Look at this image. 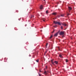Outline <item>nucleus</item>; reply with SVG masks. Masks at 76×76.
Here are the masks:
<instances>
[{
    "mask_svg": "<svg viewBox=\"0 0 76 76\" xmlns=\"http://www.w3.org/2000/svg\"><path fill=\"white\" fill-rule=\"evenodd\" d=\"M53 61L54 59H52L51 60V62L52 64H53V65H55V64H58V61H55L54 62H53Z\"/></svg>",
    "mask_w": 76,
    "mask_h": 76,
    "instance_id": "nucleus-1",
    "label": "nucleus"
},
{
    "mask_svg": "<svg viewBox=\"0 0 76 76\" xmlns=\"http://www.w3.org/2000/svg\"><path fill=\"white\" fill-rule=\"evenodd\" d=\"M53 23H55L56 25L57 24L59 25H61V23L59 22L55 21H53Z\"/></svg>",
    "mask_w": 76,
    "mask_h": 76,
    "instance_id": "nucleus-2",
    "label": "nucleus"
},
{
    "mask_svg": "<svg viewBox=\"0 0 76 76\" xmlns=\"http://www.w3.org/2000/svg\"><path fill=\"white\" fill-rule=\"evenodd\" d=\"M64 32L61 31L59 33V35H64Z\"/></svg>",
    "mask_w": 76,
    "mask_h": 76,
    "instance_id": "nucleus-3",
    "label": "nucleus"
},
{
    "mask_svg": "<svg viewBox=\"0 0 76 76\" xmlns=\"http://www.w3.org/2000/svg\"><path fill=\"white\" fill-rule=\"evenodd\" d=\"M59 31H58V32L56 33H55V34L54 35V37H57V36L58 35V34L59 33Z\"/></svg>",
    "mask_w": 76,
    "mask_h": 76,
    "instance_id": "nucleus-4",
    "label": "nucleus"
},
{
    "mask_svg": "<svg viewBox=\"0 0 76 76\" xmlns=\"http://www.w3.org/2000/svg\"><path fill=\"white\" fill-rule=\"evenodd\" d=\"M48 72H46V71H45L44 72V74H45V75H47V73Z\"/></svg>",
    "mask_w": 76,
    "mask_h": 76,
    "instance_id": "nucleus-5",
    "label": "nucleus"
},
{
    "mask_svg": "<svg viewBox=\"0 0 76 76\" xmlns=\"http://www.w3.org/2000/svg\"><path fill=\"white\" fill-rule=\"evenodd\" d=\"M43 8V6H42V5H41V6H40V9L41 10H42V8Z\"/></svg>",
    "mask_w": 76,
    "mask_h": 76,
    "instance_id": "nucleus-6",
    "label": "nucleus"
},
{
    "mask_svg": "<svg viewBox=\"0 0 76 76\" xmlns=\"http://www.w3.org/2000/svg\"><path fill=\"white\" fill-rule=\"evenodd\" d=\"M52 15H56L57 13H56V12H53L52 13Z\"/></svg>",
    "mask_w": 76,
    "mask_h": 76,
    "instance_id": "nucleus-7",
    "label": "nucleus"
},
{
    "mask_svg": "<svg viewBox=\"0 0 76 76\" xmlns=\"http://www.w3.org/2000/svg\"><path fill=\"white\" fill-rule=\"evenodd\" d=\"M62 25H64L65 26H66V24L65 23H64L62 24Z\"/></svg>",
    "mask_w": 76,
    "mask_h": 76,
    "instance_id": "nucleus-8",
    "label": "nucleus"
},
{
    "mask_svg": "<svg viewBox=\"0 0 76 76\" xmlns=\"http://www.w3.org/2000/svg\"><path fill=\"white\" fill-rule=\"evenodd\" d=\"M42 19L44 22H45V18H42Z\"/></svg>",
    "mask_w": 76,
    "mask_h": 76,
    "instance_id": "nucleus-9",
    "label": "nucleus"
},
{
    "mask_svg": "<svg viewBox=\"0 0 76 76\" xmlns=\"http://www.w3.org/2000/svg\"><path fill=\"white\" fill-rule=\"evenodd\" d=\"M68 8H69V10H72V8L69 7H68Z\"/></svg>",
    "mask_w": 76,
    "mask_h": 76,
    "instance_id": "nucleus-10",
    "label": "nucleus"
},
{
    "mask_svg": "<svg viewBox=\"0 0 76 76\" xmlns=\"http://www.w3.org/2000/svg\"><path fill=\"white\" fill-rule=\"evenodd\" d=\"M59 56L61 58H62V55H61L60 54V55H59Z\"/></svg>",
    "mask_w": 76,
    "mask_h": 76,
    "instance_id": "nucleus-11",
    "label": "nucleus"
},
{
    "mask_svg": "<svg viewBox=\"0 0 76 76\" xmlns=\"http://www.w3.org/2000/svg\"><path fill=\"white\" fill-rule=\"evenodd\" d=\"M64 14H61V16H62V17H64Z\"/></svg>",
    "mask_w": 76,
    "mask_h": 76,
    "instance_id": "nucleus-12",
    "label": "nucleus"
},
{
    "mask_svg": "<svg viewBox=\"0 0 76 76\" xmlns=\"http://www.w3.org/2000/svg\"><path fill=\"white\" fill-rule=\"evenodd\" d=\"M36 61L37 62V63H38V62H39V59H37V60H36Z\"/></svg>",
    "mask_w": 76,
    "mask_h": 76,
    "instance_id": "nucleus-13",
    "label": "nucleus"
},
{
    "mask_svg": "<svg viewBox=\"0 0 76 76\" xmlns=\"http://www.w3.org/2000/svg\"><path fill=\"white\" fill-rule=\"evenodd\" d=\"M46 14H48V11L47 10L46 11Z\"/></svg>",
    "mask_w": 76,
    "mask_h": 76,
    "instance_id": "nucleus-14",
    "label": "nucleus"
},
{
    "mask_svg": "<svg viewBox=\"0 0 76 76\" xmlns=\"http://www.w3.org/2000/svg\"><path fill=\"white\" fill-rule=\"evenodd\" d=\"M48 43H47L46 44V48H47V45H48Z\"/></svg>",
    "mask_w": 76,
    "mask_h": 76,
    "instance_id": "nucleus-15",
    "label": "nucleus"
},
{
    "mask_svg": "<svg viewBox=\"0 0 76 76\" xmlns=\"http://www.w3.org/2000/svg\"><path fill=\"white\" fill-rule=\"evenodd\" d=\"M52 37H53V35H51L50 38V39H51V38H52Z\"/></svg>",
    "mask_w": 76,
    "mask_h": 76,
    "instance_id": "nucleus-16",
    "label": "nucleus"
},
{
    "mask_svg": "<svg viewBox=\"0 0 76 76\" xmlns=\"http://www.w3.org/2000/svg\"><path fill=\"white\" fill-rule=\"evenodd\" d=\"M66 63H67V62H68V61L67 60V59H66Z\"/></svg>",
    "mask_w": 76,
    "mask_h": 76,
    "instance_id": "nucleus-17",
    "label": "nucleus"
},
{
    "mask_svg": "<svg viewBox=\"0 0 76 76\" xmlns=\"http://www.w3.org/2000/svg\"><path fill=\"white\" fill-rule=\"evenodd\" d=\"M58 48L59 51H60V48H59V47H58Z\"/></svg>",
    "mask_w": 76,
    "mask_h": 76,
    "instance_id": "nucleus-18",
    "label": "nucleus"
},
{
    "mask_svg": "<svg viewBox=\"0 0 76 76\" xmlns=\"http://www.w3.org/2000/svg\"><path fill=\"white\" fill-rule=\"evenodd\" d=\"M34 15H33L32 16H31V18L32 17L34 18Z\"/></svg>",
    "mask_w": 76,
    "mask_h": 76,
    "instance_id": "nucleus-19",
    "label": "nucleus"
},
{
    "mask_svg": "<svg viewBox=\"0 0 76 76\" xmlns=\"http://www.w3.org/2000/svg\"><path fill=\"white\" fill-rule=\"evenodd\" d=\"M70 15V14H67V16H69V15Z\"/></svg>",
    "mask_w": 76,
    "mask_h": 76,
    "instance_id": "nucleus-20",
    "label": "nucleus"
},
{
    "mask_svg": "<svg viewBox=\"0 0 76 76\" xmlns=\"http://www.w3.org/2000/svg\"><path fill=\"white\" fill-rule=\"evenodd\" d=\"M39 76H42L40 74H39Z\"/></svg>",
    "mask_w": 76,
    "mask_h": 76,
    "instance_id": "nucleus-21",
    "label": "nucleus"
},
{
    "mask_svg": "<svg viewBox=\"0 0 76 76\" xmlns=\"http://www.w3.org/2000/svg\"><path fill=\"white\" fill-rule=\"evenodd\" d=\"M61 29H63V26H61Z\"/></svg>",
    "mask_w": 76,
    "mask_h": 76,
    "instance_id": "nucleus-22",
    "label": "nucleus"
},
{
    "mask_svg": "<svg viewBox=\"0 0 76 76\" xmlns=\"http://www.w3.org/2000/svg\"><path fill=\"white\" fill-rule=\"evenodd\" d=\"M54 32V30L53 32H52V33H53Z\"/></svg>",
    "mask_w": 76,
    "mask_h": 76,
    "instance_id": "nucleus-23",
    "label": "nucleus"
},
{
    "mask_svg": "<svg viewBox=\"0 0 76 76\" xmlns=\"http://www.w3.org/2000/svg\"><path fill=\"white\" fill-rule=\"evenodd\" d=\"M47 69V67H46V69Z\"/></svg>",
    "mask_w": 76,
    "mask_h": 76,
    "instance_id": "nucleus-24",
    "label": "nucleus"
},
{
    "mask_svg": "<svg viewBox=\"0 0 76 76\" xmlns=\"http://www.w3.org/2000/svg\"><path fill=\"white\" fill-rule=\"evenodd\" d=\"M54 27H55V26H53Z\"/></svg>",
    "mask_w": 76,
    "mask_h": 76,
    "instance_id": "nucleus-25",
    "label": "nucleus"
},
{
    "mask_svg": "<svg viewBox=\"0 0 76 76\" xmlns=\"http://www.w3.org/2000/svg\"><path fill=\"white\" fill-rule=\"evenodd\" d=\"M64 37V35L62 37Z\"/></svg>",
    "mask_w": 76,
    "mask_h": 76,
    "instance_id": "nucleus-26",
    "label": "nucleus"
},
{
    "mask_svg": "<svg viewBox=\"0 0 76 76\" xmlns=\"http://www.w3.org/2000/svg\"><path fill=\"white\" fill-rule=\"evenodd\" d=\"M44 1H45V0H43Z\"/></svg>",
    "mask_w": 76,
    "mask_h": 76,
    "instance_id": "nucleus-27",
    "label": "nucleus"
},
{
    "mask_svg": "<svg viewBox=\"0 0 76 76\" xmlns=\"http://www.w3.org/2000/svg\"><path fill=\"white\" fill-rule=\"evenodd\" d=\"M40 72H41V71H40Z\"/></svg>",
    "mask_w": 76,
    "mask_h": 76,
    "instance_id": "nucleus-28",
    "label": "nucleus"
},
{
    "mask_svg": "<svg viewBox=\"0 0 76 76\" xmlns=\"http://www.w3.org/2000/svg\"><path fill=\"white\" fill-rule=\"evenodd\" d=\"M70 12V11H69V12Z\"/></svg>",
    "mask_w": 76,
    "mask_h": 76,
    "instance_id": "nucleus-29",
    "label": "nucleus"
}]
</instances>
